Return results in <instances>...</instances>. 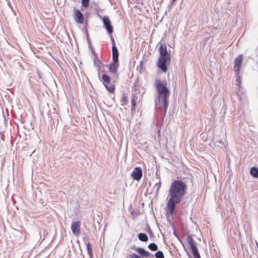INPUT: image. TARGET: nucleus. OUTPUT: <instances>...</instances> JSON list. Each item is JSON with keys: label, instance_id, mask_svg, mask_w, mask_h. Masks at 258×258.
<instances>
[{"label": "nucleus", "instance_id": "f257e3e1", "mask_svg": "<svg viewBox=\"0 0 258 258\" xmlns=\"http://www.w3.org/2000/svg\"><path fill=\"white\" fill-rule=\"evenodd\" d=\"M187 189L186 184L181 180H175L170 185L168 192L169 200L167 204V212L170 215L176 212V205L179 203Z\"/></svg>", "mask_w": 258, "mask_h": 258}, {"label": "nucleus", "instance_id": "f03ea898", "mask_svg": "<svg viewBox=\"0 0 258 258\" xmlns=\"http://www.w3.org/2000/svg\"><path fill=\"white\" fill-rule=\"evenodd\" d=\"M166 82H163L159 79L156 80L155 86L156 89L158 98L156 102V108L157 110L163 111V118L165 116L166 111L168 106L167 99L170 95V91L167 88Z\"/></svg>", "mask_w": 258, "mask_h": 258}, {"label": "nucleus", "instance_id": "7ed1b4c3", "mask_svg": "<svg viewBox=\"0 0 258 258\" xmlns=\"http://www.w3.org/2000/svg\"><path fill=\"white\" fill-rule=\"evenodd\" d=\"M236 85L237 86V95L238 97L239 100L240 101H246V98L244 95L245 90L241 87V83L242 81V78L239 74H237L236 73Z\"/></svg>", "mask_w": 258, "mask_h": 258}, {"label": "nucleus", "instance_id": "20e7f679", "mask_svg": "<svg viewBox=\"0 0 258 258\" xmlns=\"http://www.w3.org/2000/svg\"><path fill=\"white\" fill-rule=\"evenodd\" d=\"M187 242L190 248L192 250L194 258H201L198 251V247L196 246V241L192 239L191 237L188 236L187 237Z\"/></svg>", "mask_w": 258, "mask_h": 258}, {"label": "nucleus", "instance_id": "39448f33", "mask_svg": "<svg viewBox=\"0 0 258 258\" xmlns=\"http://www.w3.org/2000/svg\"><path fill=\"white\" fill-rule=\"evenodd\" d=\"M170 61V56L165 57H159L157 62V66L163 72H166L167 70L166 63Z\"/></svg>", "mask_w": 258, "mask_h": 258}, {"label": "nucleus", "instance_id": "423d86ee", "mask_svg": "<svg viewBox=\"0 0 258 258\" xmlns=\"http://www.w3.org/2000/svg\"><path fill=\"white\" fill-rule=\"evenodd\" d=\"M243 61V55L240 54L234 60V71L237 74H239Z\"/></svg>", "mask_w": 258, "mask_h": 258}, {"label": "nucleus", "instance_id": "0eeeda50", "mask_svg": "<svg viewBox=\"0 0 258 258\" xmlns=\"http://www.w3.org/2000/svg\"><path fill=\"white\" fill-rule=\"evenodd\" d=\"M81 221H78L76 222H73L71 224V230L73 235L76 236H78L81 232Z\"/></svg>", "mask_w": 258, "mask_h": 258}, {"label": "nucleus", "instance_id": "6e6552de", "mask_svg": "<svg viewBox=\"0 0 258 258\" xmlns=\"http://www.w3.org/2000/svg\"><path fill=\"white\" fill-rule=\"evenodd\" d=\"M143 175L142 170L140 167H136L134 168L131 174L132 178L136 180L139 181Z\"/></svg>", "mask_w": 258, "mask_h": 258}, {"label": "nucleus", "instance_id": "1a4fd4ad", "mask_svg": "<svg viewBox=\"0 0 258 258\" xmlns=\"http://www.w3.org/2000/svg\"><path fill=\"white\" fill-rule=\"evenodd\" d=\"M119 67V62L117 61H113L109 65V72L113 76L118 77L117 69Z\"/></svg>", "mask_w": 258, "mask_h": 258}, {"label": "nucleus", "instance_id": "9d476101", "mask_svg": "<svg viewBox=\"0 0 258 258\" xmlns=\"http://www.w3.org/2000/svg\"><path fill=\"white\" fill-rule=\"evenodd\" d=\"M103 24L109 34H111L113 32V27L111 25V22L108 17L104 16L103 18Z\"/></svg>", "mask_w": 258, "mask_h": 258}, {"label": "nucleus", "instance_id": "9b49d317", "mask_svg": "<svg viewBox=\"0 0 258 258\" xmlns=\"http://www.w3.org/2000/svg\"><path fill=\"white\" fill-rule=\"evenodd\" d=\"M111 40L112 42V61H118V56L119 53L118 51L117 48L115 45V41L114 39L111 37Z\"/></svg>", "mask_w": 258, "mask_h": 258}, {"label": "nucleus", "instance_id": "f8f14e48", "mask_svg": "<svg viewBox=\"0 0 258 258\" xmlns=\"http://www.w3.org/2000/svg\"><path fill=\"white\" fill-rule=\"evenodd\" d=\"M75 12V16L74 20L75 22L79 24H83L84 23V17L83 14L81 13L79 10L77 9L74 10Z\"/></svg>", "mask_w": 258, "mask_h": 258}, {"label": "nucleus", "instance_id": "ddd939ff", "mask_svg": "<svg viewBox=\"0 0 258 258\" xmlns=\"http://www.w3.org/2000/svg\"><path fill=\"white\" fill-rule=\"evenodd\" d=\"M160 57H165L170 56V54L167 51L166 46L165 45L161 44L159 48Z\"/></svg>", "mask_w": 258, "mask_h": 258}, {"label": "nucleus", "instance_id": "4468645a", "mask_svg": "<svg viewBox=\"0 0 258 258\" xmlns=\"http://www.w3.org/2000/svg\"><path fill=\"white\" fill-rule=\"evenodd\" d=\"M117 78V77L114 76H112V78H111L108 75H107L106 74H104L102 76V80L103 81L104 84H110L111 80H112L113 82L114 83L116 82V80Z\"/></svg>", "mask_w": 258, "mask_h": 258}, {"label": "nucleus", "instance_id": "2eb2a0df", "mask_svg": "<svg viewBox=\"0 0 258 258\" xmlns=\"http://www.w3.org/2000/svg\"><path fill=\"white\" fill-rule=\"evenodd\" d=\"M138 88L137 86L135 85L133 87V90L131 98V101H138Z\"/></svg>", "mask_w": 258, "mask_h": 258}, {"label": "nucleus", "instance_id": "dca6fc26", "mask_svg": "<svg viewBox=\"0 0 258 258\" xmlns=\"http://www.w3.org/2000/svg\"><path fill=\"white\" fill-rule=\"evenodd\" d=\"M250 174L255 178H258V168L255 167H252L250 170Z\"/></svg>", "mask_w": 258, "mask_h": 258}, {"label": "nucleus", "instance_id": "f3484780", "mask_svg": "<svg viewBox=\"0 0 258 258\" xmlns=\"http://www.w3.org/2000/svg\"><path fill=\"white\" fill-rule=\"evenodd\" d=\"M106 89L110 93H113L115 90V85L114 84H104Z\"/></svg>", "mask_w": 258, "mask_h": 258}, {"label": "nucleus", "instance_id": "a211bd4d", "mask_svg": "<svg viewBox=\"0 0 258 258\" xmlns=\"http://www.w3.org/2000/svg\"><path fill=\"white\" fill-rule=\"evenodd\" d=\"M137 251L141 255L146 256L149 257L150 255V254L149 252L146 251L143 248H139L138 249Z\"/></svg>", "mask_w": 258, "mask_h": 258}, {"label": "nucleus", "instance_id": "6ab92c4d", "mask_svg": "<svg viewBox=\"0 0 258 258\" xmlns=\"http://www.w3.org/2000/svg\"><path fill=\"white\" fill-rule=\"evenodd\" d=\"M138 238L140 240L146 242L148 240L147 235L145 233H140L138 235Z\"/></svg>", "mask_w": 258, "mask_h": 258}, {"label": "nucleus", "instance_id": "aec40b11", "mask_svg": "<svg viewBox=\"0 0 258 258\" xmlns=\"http://www.w3.org/2000/svg\"><path fill=\"white\" fill-rule=\"evenodd\" d=\"M157 178L159 179V182L156 183L155 185V188H156V195H157L159 194L160 188H161V179H160V176H158Z\"/></svg>", "mask_w": 258, "mask_h": 258}, {"label": "nucleus", "instance_id": "412c9836", "mask_svg": "<svg viewBox=\"0 0 258 258\" xmlns=\"http://www.w3.org/2000/svg\"><path fill=\"white\" fill-rule=\"evenodd\" d=\"M120 102H121V105L122 106H124L127 104V102H128L127 98L125 94H123L122 96L121 99H120Z\"/></svg>", "mask_w": 258, "mask_h": 258}, {"label": "nucleus", "instance_id": "4be33fe9", "mask_svg": "<svg viewBox=\"0 0 258 258\" xmlns=\"http://www.w3.org/2000/svg\"><path fill=\"white\" fill-rule=\"evenodd\" d=\"M87 248V251L88 253V254L89 255L90 258H92L93 257V252L92 248L90 247V243L89 242H88L86 244Z\"/></svg>", "mask_w": 258, "mask_h": 258}, {"label": "nucleus", "instance_id": "5701e85b", "mask_svg": "<svg viewBox=\"0 0 258 258\" xmlns=\"http://www.w3.org/2000/svg\"><path fill=\"white\" fill-rule=\"evenodd\" d=\"M137 102L136 101H131L132 103V108H131V113L132 115L136 112V107L137 106Z\"/></svg>", "mask_w": 258, "mask_h": 258}, {"label": "nucleus", "instance_id": "b1692460", "mask_svg": "<svg viewBox=\"0 0 258 258\" xmlns=\"http://www.w3.org/2000/svg\"><path fill=\"white\" fill-rule=\"evenodd\" d=\"M148 248L152 251H156L158 249L157 245L154 243H150L148 245Z\"/></svg>", "mask_w": 258, "mask_h": 258}, {"label": "nucleus", "instance_id": "393cba45", "mask_svg": "<svg viewBox=\"0 0 258 258\" xmlns=\"http://www.w3.org/2000/svg\"><path fill=\"white\" fill-rule=\"evenodd\" d=\"M156 258H164V254L161 251H158L155 254Z\"/></svg>", "mask_w": 258, "mask_h": 258}, {"label": "nucleus", "instance_id": "a878e982", "mask_svg": "<svg viewBox=\"0 0 258 258\" xmlns=\"http://www.w3.org/2000/svg\"><path fill=\"white\" fill-rule=\"evenodd\" d=\"M89 3V0H82V6L85 8H87L88 7Z\"/></svg>", "mask_w": 258, "mask_h": 258}, {"label": "nucleus", "instance_id": "bb28decb", "mask_svg": "<svg viewBox=\"0 0 258 258\" xmlns=\"http://www.w3.org/2000/svg\"><path fill=\"white\" fill-rule=\"evenodd\" d=\"M101 64V62L98 58L95 59L94 60V65L96 67H97L99 68L100 67V65Z\"/></svg>", "mask_w": 258, "mask_h": 258}, {"label": "nucleus", "instance_id": "cd10ccee", "mask_svg": "<svg viewBox=\"0 0 258 258\" xmlns=\"http://www.w3.org/2000/svg\"><path fill=\"white\" fill-rule=\"evenodd\" d=\"M130 258H141L140 256L136 253H133L130 255Z\"/></svg>", "mask_w": 258, "mask_h": 258}, {"label": "nucleus", "instance_id": "c85d7f7f", "mask_svg": "<svg viewBox=\"0 0 258 258\" xmlns=\"http://www.w3.org/2000/svg\"><path fill=\"white\" fill-rule=\"evenodd\" d=\"M174 236H175V237H176L177 238L179 239V236H178V234L177 233V232H176L175 231H174Z\"/></svg>", "mask_w": 258, "mask_h": 258}, {"label": "nucleus", "instance_id": "c756f323", "mask_svg": "<svg viewBox=\"0 0 258 258\" xmlns=\"http://www.w3.org/2000/svg\"><path fill=\"white\" fill-rule=\"evenodd\" d=\"M175 1H176V0H172L171 2L172 3H174Z\"/></svg>", "mask_w": 258, "mask_h": 258}]
</instances>
